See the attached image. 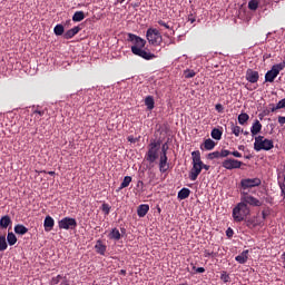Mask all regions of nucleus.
Listing matches in <instances>:
<instances>
[{"label": "nucleus", "mask_w": 285, "mask_h": 285, "mask_svg": "<svg viewBox=\"0 0 285 285\" xmlns=\"http://www.w3.org/2000/svg\"><path fill=\"white\" fill-rule=\"evenodd\" d=\"M250 214L248 205L240 202L236 207H234V210L232 212V217H234V222L242 223L245 220V218Z\"/></svg>", "instance_id": "nucleus-1"}, {"label": "nucleus", "mask_w": 285, "mask_h": 285, "mask_svg": "<svg viewBox=\"0 0 285 285\" xmlns=\"http://www.w3.org/2000/svg\"><path fill=\"white\" fill-rule=\"evenodd\" d=\"M278 124H279L281 126H284V125H285V117L279 116V117H278Z\"/></svg>", "instance_id": "nucleus-48"}, {"label": "nucleus", "mask_w": 285, "mask_h": 285, "mask_svg": "<svg viewBox=\"0 0 285 285\" xmlns=\"http://www.w3.org/2000/svg\"><path fill=\"white\" fill-rule=\"evenodd\" d=\"M63 285H69V283L65 279L63 281V283H62Z\"/></svg>", "instance_id": "nucleus-62"}, {"label": "nucleus", "mask_w": 285, "mask_h": 285, "mask_svg": "<svg viewBox=\"0 0 285 285\" xmlns=\"http://www.w3.org/2000/svg\"><path fill=\"white\" fill-rule=\"evenodd\" d=\"M110 209L111 207L109 206V204H102V212L106 214V215H109L110 213Z\"/></svg>", "instance_id": "nucleus-44"}, {"label": "nucleus", "mask_w": 285, "mask_h": 285, "mask_svg": "<svg viewBox=\"0 0 285 285\" xmlns=\"http://www.w3.org/2000/svg\"><path fill=\"white\" fill-rule=\"evenodd\" d=\"M218 153H219V157L220 158H227V157H229L232 155V151L228 150V149H223V150H220Z\"/></svg>", "instance_id": "nucleus-40"}, {"label": "nucleus", "mask_w": 285, "mask_h": 285, "mask_svg": "<svg viewBox=\"0 0 285 285\" xmlns=\"http://www.w3.org/2000/svg\"><path fill=\"white\" fill-rule=\"evenodd\" d=\"M8 248V244L6 242V236L0 235V252H4Z\"/></svg>", "instance_id": "nucleus-34"}, {"label": "nucleus", "mask_w": 285, "mask_h": 285, "mask_svg": "<svg viewBox=\"0 0 285 285\" xmlns=\"http://www.w3.org/2000/svg\"><path fill=\"white\" fill-rule=\"evenodd\" d=\"M128 41H132V43H135L132 48H139V50H141L146 46V40L134 33L128 35Z\"/></svg>", "instance_id": "nucleus-11"}, {"label": "nucleus", "mask_w": 285, "mask_h": 285, "mask_svg": "<svg viewBox=\"0 0 285 285\" xmlns=\"http://www.w3.org/2000/svg\"><path fill=\"white\" fill-rule=\"evenodd\" d=\"M158 158V151H157V144L156 142H151L150 144V149L147 154V160L150 164H154Z\"/></svg>", "instance_id": "nucleus-12"}, {"label": "nucleus", "mask_w": 285, "mask_h": 285, "mask_svg": "<svg viewBox=\"0 0 285 285\" xmlns=\"http://www.w3.org/2000/svg\"><path fill=\"white\" fill-rule=\"evenodd\" d=\"M128 141L131 144H136V138L134 136H129Z\"/></svg>", "instance_id": "nucleus-54"}, {"label": "nucleus", "mask_w": 285, "mask_h": 285, "mask_svg": "<svg viewBox=\"0 0 285 285\" xmlns=\"http://www.w3.org/2000/svg\"><path fill=\"white\" fill-rule=\"evenodd\" d=\"M220 157H219V151H214V153H209L208 155H207V159L208 160H215V159H219Z\"/></svg>", "instance_id": "nucleus-38"}, {"label": "nucleus", "mask_w": 285, "mask_h": 285, "mask_svg": "<svg viewBox=\"0 0 285 285\" xmlns=\"http://www.w3.org/2000/svg\"><path fill=\"white\" fill-rule=\"evenodd\" d=\"M249 120V116L246 112L238 115V124L244 126Z\"/></svg>", "instance_id": "nucleus-29"}, {"label": "nucleus", "mask_w": 285, "mask_h": 285, "mask_svg": "<svg viewBox=\"0 0 285 285\" xmlns=\"http://www.w3.org/2000/svg\"><path fill=\"white\" fill-rule=\"evenodd\" d=\"M12 224V220L10 218L9 215H4L1 217L0 219V227L3 228V229H7L8 226H10Z\"/></svg>", "instance_id": "nucleus-21"}, {"label": "nucleus", "mask_w": 285, "mask_h": 285, "mask_svg": "<svg viewBox=\"0 0 285 285\" xmlns=\"http://www.w3.org/2000/svg\"><path fill=\"white\" fill-rule=\"evenodd\" d=\"M196 76V72L194 70L187 69L185 70V79H193V77Z\"/></svg>", "instance_id": "nucleus-39"}, {"label": "nucleus", "mask_w": 285, "mask_h": 285, "mask_svg": "<svg viewBox=\"0 0 285 285\" xmlns=\"http://www.w3.org/2000/svg\"><path fill=\"white\" fill-rule=\"evenodd\" d=\"M222 136H223V132L220 129L218 128L212 129V139L219 141L222 140Z\"/></svg>", "instance_id": "nucleus-27"}, {"label": "nucleus", "mask_w": 285, "mask_h": 285, "mask_svg": "<svg viewBox=\"0 0 285 285\" xmlns=\"http://www.w3.org/2000/svg\"><path fill=\"white\" fill-rule=\"evenodd\" d=\"M262 185V180L259 178H245L240 180V188H243V191L246 193V190L259 187Z\"/></svg>", "instance_id": "nucleus-6"}, {"label": "nucleus", "mask_w": 285, "mask_h": 285, "mask_svg": "<svg viewBox=\"0 0 285 285\" xmlns=\"http://www.w3.org/2000/svg\"><path fill=\"white\" fill-rule=\"evenodd\" d=\"M48 175H49V176H55L56 173H55V171H48Z\"/></svg>", "instance_id": "nucleus-59"}, {"label": "nucleus", "mask_w": 285, "mask_h": 285, "mask_svg": "<svg viewBox=\"0 0 285 285\" xmlns=\"http://www.w3.org/2000/svg\"><path fill=\"white\" fill-rule=\"evenodd\" d=\"M158 212H159V213L161 212V208H160V207H158Z\"/></svg>", "instance_id": "nucleus-64"}, {"label": "nucleus", "mask_w": 285, "mask_h": 285, "mask_svg": "<svg viewBox=\"0 0 285 285\" xmlns=\"http://www.w3.org/2000/svg\"><path fill=\"white\" fill-rule=\"evenodd\" d=\"M131 51L141 59H146V61H151V59H156V55L151 53L150 51H146L144 49H139L137 47H131Z\"/></svg>", "instance_id": "nucleus-9"}, {"label": "nucleus", "mask_w": 285, "mask_h": 285, "mask_svg": "<svg viewBox=\"0 0 285 285\" xmlns=\"http://www.w3.org/2000/svg\"><path fill=\"white\" fill-rule=\"evenodd\" d=\"M202 174V165L191 164V170H189V180L196 181Z\"/></svg>", "instance_id": "nucleus-14"}, {"label": "nucleus", "mask_w": 285, "mask_h": 285, "mask_svg": "<svg viewBox=\"0 0 285 285\" xmlns=\"http://www.w3.org/2000/svg\"><path fill=\"white\" fill-rule=\"evenodd\" d=\"M284 68H285V61L273 65L271 70L266 71L265 73V81L268 83H273V81H275V78L278 77L281 70H283Z\"/></svg>", "instance_id": "nucleus-3"}, {"label": "nucleus", "mask_w": 285, "mask_h": 285, "mask_svg": "<svg viewBox=\"0 0 285 285\" xmlns=\"http://www.w3.org/2000/svg\"><path fill=\"white\" fill-rule=\"evenodd\" d=\"M131 181H132V178L130 176H126L124 178V181L121 183V186H120L119 190L128 188Z\"/></svg>", "instance_id": "nucleus-32"}, {"label": "nucleus", "mask_w": 285, "mask_h": 285, "mask_svg": "<svg viewBox=\"0 0 285 285\" xmlns=\"http://www.w3.org/2000/svg\"><path fill=\"white\" fill-rule=\"evenodd\" d=\"M14 233L17 235L23 236L28 233V228L22 224H18V225L14 226Z\"/></svg>", "instance_id": "nucleus-24"}, {"label": "nucleus", "mask_w": 285, "mask_h": 285, "mask_svg": "<svg viewBox=\"0 0 285 285\" xmlns=\"http://www.w3.org/2000/svg\"><path fill=\"white\" fill-rule=\"evenodd\" d=\"M43 226H45V230L47 233L51 232L53 226H55V219L51 217V216H47L45 218V223H43Z\"/></svg>", "instance_id": "nucleus-17"}, {"label": "nucleus", "mask_w": 285, "mask_h": 285, "mask_svg": "<svg viewBox=\"0 0 285 285\" xmlns=\"http://www.w3.org/2000/svg\"><path fill=\"white\" fill-rule=\"evenodd\" d=\"M109 238L112 240H120L121 234L118 228H112V230L109 234Z\"/></svg>", "instance_id": "nucleus-28"}, {"label": "nucleus", "mask_w": 285, "mask_h": 285, "mask_svg": "<svg viewBox=\"0 0 285 285\" xmlns=\"http://www.w3.org/2000/svg\"><path fill=\"white\" fill-rule=\"evenodd\" d=\"M248 254H249L248 249L243 250V253H240V255L236 256V262L240 265L246 264L248 261Z\"/></svg>", "instance_id": "nucleus-18"}, {"label": "nucleus", "mask_w": 285, "mask_h": 285, "mask_svg": "<svg viewBox=\"0 0 285 285\" xmlns=\"http://www.w3.org/2000/svg\"><path fill=\"white\" fill-rule=\"evenodd\" d=\"M240 203L245 204V206L249 205L252 207L263 206V202L249 195L247 191H240Z\"/></svg>", "instance_id": "nucleus-4"}, {"label": "nucleus", "mask_w": 285, "mask_h": 285, "mask_svg": "<svg viewBox=\"0 0 285 285\" xmlns=\"http://www.w3.org/2000/svg\"><path fill=\"white\" fill-rule=\"evenodd\" d=\"M190 196V189L189 188H183L178 191V199L185 200Z\"/></svg>", "instance_id": "nucleus-25"}, {"label": "nucleus", "mask_w": 285, "mask_h": 285, "mask_svg": "<svg viewBox=\"0 0 285 285\" xmlns=\"http://www.w3.org/2000/svg\"><path fill=\"white\" fill-rule=\"evenodd\" d=\"M274 148V141L266 139L264 136H256L254 141V150L259 151H271Z\"/></svg>", "instance_id": "nucleus-2"}, {"label": "nucleus", "mask_w": 285, "mask_h": 285, "mask_svg": "<svg viewBox=\"0 0 285 285\" xmlns=\"http://www.w3.org/2000/svg\"><path fill=\"white\" fill-rule=\"evenodd\" d=\"M55 35H57V37H61V35H63L65 32V28L62 24H57L53 29Z\"/></svg>", "instance_id": "nucleus-35"}, {"label": "nucleus", "mask_w": 285, "mask_h": 285, "mask_svg": "<svg viewBox=\"0 0 285 285\" xmlns=\"http://www.w3.org/2000/svg\"><path fill=\"white\" fill-rule=\"evenodd\" d=\"M177 285H189V284H187V283H180V284H177Z\"/></svg>", "instance_id": "nucleus-63"}, {"label": "nucleus", "mask_w": 285, "mask_h": 285, "mask_svg": "<svg viewBox=\"0 0 285 285\" xmlns=\"http://www.w3.org/2000/svg\"><path fill=\"white\" fill-rule=\"evenodd\" d=\"M147 39L151 46H160L163 42L161 33L154 28L147 30Z\"/></svg>", "instance_id": "nucleus-5"}, {"label": "nucleus", "mask_w": 285, "mask_h": 285, "mask_svg": "<svg viewBox=\"0 0 285 285\" xmlns=\"http://www.w3.org/2000/svg\"><path fill=\"white\" fill-rule=\"evenodd\" d=\"M120 275L126 276L127 275V271L126 269H121L120 271Z\"/></svg>", "instance_id": "nucleus-57"}, {"label": "nucleus", "mask_w": 285, "mask_h": 285, "mask_svg": "<svg viewBox=\"0 0 285 285\" xmlns=\"http://www.w3.org/2000/svg\"><path fill=\"white\" fill-rule=\"evenodd\" d=\"M269 107H271V112H275V111L279 110V108H277V105L276 106L271 105Z\"/></svg>", "instance_id": "nucleus-50"}, {"label": "nucleus", "mask_w": 285, "mask_h": 285, "mask_svg": "<svg viewBox=\"0 0 285 285\" xmlns=\"http://www.w3.org/2000/svg\"><path fill=\"white\" fill-rule=\"evenodd\" d=\"M278 187L281 189V194L283 198H285V175H283V180H278Z\"/></svg>", "instance_id": "nucleus-36"}, {"label": "nucleus", "mask_w": 285, "mask_h": 285, "mask_svg": "<svg viewBox=\"0 0 285 285\" xmlns=\"http://www.w3.org/2000/svg\"><path fill=\"white\" fill-rule=\"evenodd\" d=\"M203 147L205 148V150L212 151L216 147V142L213 139L207 138L205 139V144H203Z\"/></svg>", "instance_id": "nucleus-23"}, {"label": "nucleus", "mask_w": 285, "mask_h": 285, "mask_svg": "<svg viewBox=\"0 0 285 285\" xmlns=\"http://www.w3.org/2000/svg\"><path fill=\"white\" fill-rule=\"evenodd\" d=\"M262 128H263V126H262L261 121L258 119H256L250 127L252 137L257 136L262 131Z\"/></svg>", "instance_id": "nucleus-15"}, {"label": "nucleus", "mask_w": 285, "mask_h": 285, "mask_svg": "<svg viewBox=\"0 0 285 285\" xmlns=\"http://www.w3.org/2000/svg\"><path fill=\"white\" fill-rule=\"evenodd\" d=\"M243 135L248 136L249 131H244Z\"/></svg>", "instance_id": "nucleus-61"}, {"label": "nucleus", "mask_w": 285, "mask_h": 285, "mask_svg": "<svg viewBox=\"0 0 285 285\" xmlns=\"http://www.w3.org/2000/svg\"><path fill=\"white\" fill-rule=\"evenodd\" d=\"M158 23L163 27H165L166 29H170V26L168 23H166L165 21L163 20H159Z\"/></svg>", "instance_id": "nucleus-47"}, {"label": "nucleus", "mask_w": 285, "mask_h": 285, "mask_svg": "<svg viewBox=\"0 0 285 285\" xmlns=\"http://www.w3.org/2000/svg\"><path fill=\"white\" fill-rule=\"evenodd\" d=\"M60 279H62V276L58 275V276L52 278L51 284L52 285H58L60 283Z\"/></svg>", "instance_id": "nucleus-45"}, {"label": "nucleus", "mask_w": 285, "mask_h": 285, "mask_svg": "<svg viewBox=\"0 0 285 285\" xmlns=\"http://www.w3.org/2000/svg\"><path fill=\"white\" fill-rule=\"evenodd\" d=\"M276 109H278V110L285 109V98L281 99V100L276 104Z\"/></svg>", "instance_id": "nucleus-42"}, {"label": "nucleus", "mask_w": 285, "mask_h": 285, "mask_svg": "<svg viewBox=\"0 0 285 285\" xmlns=\"http://www.w3.org/2000/svg\"><path fill=\"white\" fill-rule=\"evenodd\" d=\"M7 240L10 246H14L17 243V236L12 232H9L7 236Z\"/></svg>", "instance_id": "nucleus-30"}, {"label": "nucleus", "mask_w": 285, "mask_h": 285, "mask_svg": "<svg viewBox=\"0 0 285 285\" xmlns=\"http://www.w3.org/2000/svg\"><path fill=\"white\" fill-rule=\"evenodd\" d=\"M243 166V163L238 159L227 158L223 160V168L226 170H234V169H240Z\"/></svg>", "instance_id": "nucleus-8"}, {"label": "nucleus", "mask_w": 285, "mask_h": 285, "mask_svg": "<svg viewBox=\"0 0 285 285\" xmlns=\"http://www.w3.org/2000/svg\"><path fill=\"white\" fill-rule=\"evenodd\" d=\"M240 132L242 128L239 126L232 125V134H234V136L239 137Z\"/></svg>", "instance_id": "nucleus-37"}, {"label": "nucleus", "mask_w": 285, "mask_h": 285, "mask_svg": "<svg viewBox=\"0 0 285 285\" xmlns=\"http://www.w3.org/2000/svg\"><path fill=\"white\" fill-rule=\"evenodd\" d=\"M205 272H206V269L204 267L196 268V273H198V274H204Z\"/></svg>", "instance_id": "nucleus-51"}, {"label": "nucleus", "mask_w": 285, "mask_h": 285, "mask_svg": "<svg viewBox=\"0 0 285 285\" xmlns=\"http://www.w3.org/2000/svg\"><path fill=\"white\" fill-rule=\"evenodd\" d=\"M224 110V107L222 104L216 105V111L222 112Z\"/></svg>", "instance_id": "nucleus-49"}, {"label": "nucleus", "mask_w": 285, "mask_h": 285, "mask_svg": "<svg viewBox=\"0 0 285 285\" xmlns=\"http://www.w3.org/2000/svg\"><path fill=\"white\" fill-rule=\"evenodd\" d=\"M281 258L285 261V252L281 255Z\"/></svg>", "instance_id": "nucleus-60"}, {"label": "nucleus", "mask_w": 285, "mask_h": 285, "mask_svg": "<svg viewBox=\"0 0 285 285\" xmlns=\"http://www.w3.org/2000/svg\"><path fill=\"white\" fill-rule=\"evenodd\" d=\"M245 79L249 83H257V81L259 80V73L258 71H255L253 69H247L245 73Z\"/></svg>", "instance_id": "nucleus-13"}, {"label": "nucleus", "mask_w": 285, "mask_h": 285, "mask_svg": "<svg viewBox=\"0 0 285 285\" xmlns=\"http://www.w3.org/2000/svg\"><path fill=\"white\" fill-rule=\"evenodd\" d=\"M189 21H191V23H194L196 21V19L193 18V14L189 16Z\"/></svg>", "instance_id": "nucleus-58"}, {"label": "nucleus", "mask_w": 285, "mask_h": 285, "mask_svg": "<svg viewBox=\"0 0 285 285\" xmlns=\"http://www.w3.org/2000/svg\"><path fill=\"white\" fill-rule=\"evenodd\" d=\"M203 169H205V171H208L210 169V166L203 163L202 170Z\"/></svg>", "instance_id": "nucleus-52"}, {"label": "nucleus", "mask_w": 285, "mask_h": 285, "mask_svg": "<svg viewBox=\"0 0 285 285\" xmlns=\"http://www.w3.org/2000/svg\"><path fill=\"white\" fill-rule=\"evenodd\" d=\"M202 154L199 150L191 151V165L203 166Z\"/></svg>", "instance_id": "nucleus-16"}, {"label": "nucleus", "mask_w": 285, "mask_h": 285, "mask_svg": "<svg viewBox=\"0 0 285 285\" xmlns=\"http://www.w3.org/2000/svg\"><path fill=\"white\" fill-rule=\"evenodd\" d=\"M217 257V253L205 249V258Z\"/></svg>", "instance_id": "nucleus-43"}, {"label": "nucleus", "mask_w": 285, "mask_h": 285, "mask_svg": "<svg viewBox=\"0 0 285 285\" xmlns=\"http://www.w3.org/2000/svg\"><path fill=\"white\" fill-rule=\"evenodd\" d=\"M145 104H146V107H147L148 110H150V111L154 110V108H155V99H154L153 96L146 97Z\"/></svg>", "instance_id": "nucleus-26"}, {"label": "nucleus", "mask_w": 285, "mask_h": 285, "mask_svg": "<svg viewBox=\"0 0 285 285\" xmlns=\"http://www.w3.org/2000/svg\"><path fill=\"white\" fill-rule=\"evenodd\" d=\"M60 229L69 230L77 227V220L72 217H65L58 223Z\"/></svg>", "instance_id": "nucleus-7"}, {"label": "nucleus", "mask_w": 285, "mask_h": 285, "mask_svg": "<svg viewBox=\"0 0 285 285\" xmlns=\"http://www.w3.org/2000/svg\"><path fill=\"white\" fill-rule=\"evenodd\" d=\"M266 217H267V214H266L265 210H263V212H262V218H263V219H266Z\"/></svg>", "instance_id": "nucleus-56"}, {"label": "nucleus", "mask_w": 285, "mask_h": 285, "mask_svg": "<svg viewBox=\"0 0 285 285\" xmlns=\"http://www.w3.org/2000/svg\"><path fill=\"white\" fill-rule=\"evenodd\" d=\"M95 249L97 252V254L105 256V253L107 250V247L105 244H102V242L99 239L97 240V244L95 245Z\"/></svg>", "instance_id": "nucleus-19"}, {"label": "nucleus", "mask_w": 285, "mask_h": 285, "mask_svg": "<svg viewBox=\"0 0 285 285\" xmlns=\"http://www.w3.org/2000/svg\"><path fill=\"white\" fill-rule=\"evenodd\" d=\"M259 1L258 0H249L247 7L249 10L256 11L258 9Z\"/></svg>", "instance_id": "nucleus-31"}, {"label": "nucleus", "mask_w": 285, "mask_h": 285, "mask_svg": "<svg viewBox=\"0 0 285 285\" xmlns=\"http://www.w3.org/2000/svg\"><path fill=\"white\" fill-rule=\"evenodd\" d=\"M149 212V205L142 204L138 207L137 214L140 218H144Z\"/></svg>", "instance_id": "nucleus-22"}, {"label": "nucleus", "mask_w": 285, "mask_h": 285, "mask_svg": "<svg viewBox=\"0 0 285 285\" xmlns=\"http://www.w3.org/2000/svg\"><path fill=\"white\" fill-rule=\"evenodd\" d=\"M81 28L79 26L68 30L66 33H65V39H72V37H76V35H78V32H80Z\"/></svg>", "instance_id": "nucleus-20"}, {"label": "nucleus", "mask_w": 285, "mask_h": 285, "mask_svg": "<svg viewBox=\"0 0 285 285\" xmlns=\"http://www.w3.org/2000/svg\"><path fill=\"white\" fill-rule=\"evenodd\" d=\"M220 279L224 283H228L230 281V276L226 272H223V274H220Z\"/></svg>", "instance_id": "nucleus-41"}, {"label": "nucleus", "mask_w": 285, "mask_h": 285, "mask_svg": "<svg viewBox=\"0 0 285 285\" xmlns=\"http://www.w3.org/2000/svg\"><path fill=\"white\" fill-rule=\"evenodd\" d=\"M35 114H36V115H39L40 117H42V116L45 115V111L36 110Z\"/></svg>", "instance_id": "nucleus-55"}, {"label": "nucleus", "mask_w": 285, "mask_h": 285, "mask_svg": "<svg viewBox=\"0 0 285 285\" xmlns=\"http://www.w3.org/2000/svg\"><path fill=\"white\" fill-rule=\"evenodd\" d=\"M233 235H234V232H233V229L232 228H228L227 229V237H233Z\"/></svg>", "instance_id": "nucleus-53"}, {"label": "nucleus", "mask_w": 285, "mask_h": 285, "mask_svg": "<svg viewBox=\"0 0 285 285\" xmlns=\"http://www.w3.org/2000/svg\"><path fill=\"white\" fill-rule=\"evenodd\" d=\"M85 19V13L83 11H77L75 12L73 17H72V20L76 21V22H80Z\"/></svg>", "instance_id": "nucleus-33"}, {"label": "nucleus", "mask_w": 285, "mask_h": 285, "mask_svg": "<svg viewBox=\"0 0 285 285\" xmlns=\"http://www.w3.org/2000/svg\"><path fill=\"white\" fill-rule=\"evenodd\" d=\"M159 169H160V173L163 174H165L169 169L166 144L163 146V154L160 157Z\"/></svg>", "instance_id": "nucleus-10"}, {"label": "nucleus", "mask_w": 285, "mask_h": 285, "mask_svg": "<svg viewBox=\"0 0 285 285\" xmlns=\"http://www.w3.org/2000/svg\"><path fill=\"white\" fill-rule=\"evenodd\" d=\"M230 155L234 156V158H242V157H243L242 153H239V151H237V150L232 151Z\"/></svg>", "instance_id": "nucleus-46"}]
</instances>
